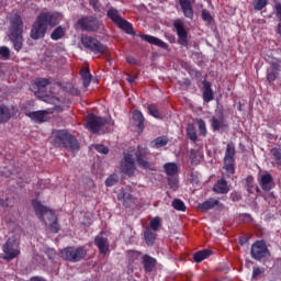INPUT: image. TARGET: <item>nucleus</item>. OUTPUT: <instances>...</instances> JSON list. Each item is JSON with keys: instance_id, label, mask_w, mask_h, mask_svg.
<instances>
[{"instance_id": "obj_9", "label": "nucleus", "mask_w": 281, "mask_h": 281, "mask_svg": "<svg viewBox=\"0 0 281 281\" xmlns=\"http://www.w3.org/2000/svg\"><path fill=\"white\" fill-rule=\"evenodd\" d=\"M81 45L92 52V54H106L109 52V47L102 44L93 36L85 35L81 37Z\"/></svg>"}, {"instance_id": "obj_22", "label": "nucleus", "mask_w": 281, "mask_h": 281, "mask_svg": "<svg viewBox=\"0 0 281 281\" xmlns=\"http://www.w3.org/2000/svg\"><path fill=\"white\" fill-rule=\"evenodd\" d=\"M178 1L186 19H194V9L192 8V1L190 0H178Z\"/></svg>"}, {"instance_id": "obj_58", "label": "nucleus", "mask_w": 281, "mask_h": 281, "mask_svg": "<svg viewBox=\"0 0 281 281\" xmlns=\"http://www.w3.org/2000/svg\"><path fill=\"white\" fill-rule=\"evenodd\" d=\"M247 243H249V239L247 237L239 238V245H247Z\"/></svg>"}, {"instance_id": "obj_6", "label": "nucleus", "mask_w": 281, "mask_h": 281, "mask_svg": "<svg viewBox=\"0 0 281 281\" xmlns=\"http://www.w3.org/2000/svg\"><path fill=\"white\" fill-rule=\"evenodd\" d=\"M134 157L138 168H142L143 170H149V172H155V162L149 158L150 149H148V147L137 145Z\"/></svg>"}, {"instance_id": "obj_53", "label": "nucleus", "mask_w": 281, "mask_h": 281, "mask_svg": "<svg viewBox=\"0 0 281 281\" xmlns=\"http://www.w3.org/2000/svg\"><path fill=\"white\" fill-rule=\"evenodd\" d=\"M251 181H254V178L248 177V178H247V183H248V189H247V191L249 192V194H252V193H254V191H251V188H254V186H251Z\"/></svg>"}, {"instance_id": "obj_29", "label": "nucleus", "mask_w": 281, "mask_h": 281, "mask_svg": "<svg viewBox=\"0 0 281 281\" xmlns=\"http://www.w3.org/2000/svg\"><path fill=\"white\" fill-rule=\"evenodd\" d=\"M80 76L83 81V87H85V89H87V87H89V85H91V78H93L91 76V70H89V68L83 67L80 69Z\"/></svg>"}, {"instance_id": "obj_11", "label": "nucleus", "mask_w": 281, "mask_h": 281, "mask_svg": "<svg viewBox=\"0 0 281 281\" xmlns=\"http://www.w3.org/2000/svg\"><path fill=\"white\" fill-rule=\"evenodd\" d=\"M234 157H236V147L233 145V143H228L224 156V169L226 170L228 177H232V175H235L236 172V169L234 168L236 160Z\"/></svg>"}, {"instance_id": "obj_8", "label": "nucleus", "mask_w": 281, "mask_h": 281, "mask_svg": "<svg viewBox=\"0 0 281 281\" xmlns=\"http://www.w3.org/2000/svg\"><path fill=\"white\" fill-rule=\"evenodd\" d=\"M101 25L102 22H100L98 18L93 15H85L76 22L75 30H81V32H98Z\"/></svg>"}, {"instance_id": "obj_46", "label": "nucleus", "mask_w": 281, "mask_h": 281, "mask_svg": "<svg viewBox=\"0 0 281 281\" xmlns=\"http://www.w3.org/2000/svg\"><path fill=\"white\" fill-rule=\"evenodd\" d=\"M35 85L38 89H45V87H47V85H49V79H47V78L36 79Z\"/></svg>"}, {"instance_id": "obj_23", "label": "nucleus", "mask_w": 281, "mask_h": 281, "mask_svg": "<svg viewBox=\"0 0 281 281\" xmlns=\"http://www.w3.org/2000/svg\"><path fill=\"white\" fill-rule=\"evenodd\" d=\"M26 116L30 117L35 124H43L47 122V111H34L26 113Z\"/></svg>"}, {"instance_id": "obj_35", "label": "nucleus", "mask_w": 281, "mask_h": 281, "mask_svg": "<svg viewBox=\"0 0 281 281\" xmlns=\"http://www.w3.org/2000/svg\"><path fill=\"white\" fill-rule=\"evenodd\" d=\"M211 126L213 131H221V128L223 127L227 128V124H225L224 122H221L218 119H216V116L212 117Z\"/></svg>"}, {"instance_id": "obj_63", "label": "nucleus", "mask_w": 281, "mask_h": 281, "mask_svg": "<svg viewBox=\"0 0 281 281\" xmlns=\"http://www.w3.org/2000/svg\"><path fill=\"white\" fill-rule=\"evenodd\" d=\"M187 70L189 71V74H192V71H194V69H192V67L187 68Z\"/></svg>"}, {"instance_id": "obj_55", "label": "nucleus", "mask_w": 281, "mask_h": 281, "mask_svg": "<svg viewBox=\"0 0 281 281\" xmlns=\"http://www.w3.org/2000/svg\"><path fill=\"white\" fill-rule=\"evenodd\" d=\"M126 60L130 65H137V59H135L133 56L126 57Z\"/></svg>"}, {"instance_id": "obj_48", "label": "nucleus", "mask_w": 281, "mask_h": 281, "mask_svg": "<svg viewBox=\"0 0 281 281\" xmlns=\"http://www.w3.org/2000/svg\"><path fill=\"white\" fill-rule=\"evenodd\" d=\"M93 148L98 150L101 155H109V147L102 144H95L93 145Z\"/></svg>"}, {"instance_id": "obj_15", "label": "nucleus", "mask_w": 281, "mask_h": 281, "mask_svg": "<svg viewBox=\"0 0 281 281\" xmlns=\"http://www.w3.org/2000/svg\"><path fill=\"white\" fill-rule=\"evenodd\" d=\"M269 249L267 248V244L265 241H256L251 246L250 256L254 260H262V258H267Z\"/></svg>"}, {"instance_id": "obj_41", "label": "nucleus", "mask_w": 281, "mask_h": 281, "mask_svg": "<svg viewBox=\"0 0 281 281\" xmlns=\"http://www.w3.org/2000/svg\"><path fill=\"white\" fill-rule=\"evenodd\" d=\"M139 256H142V252H139L137 250H127L128 262H135V260L139 259Z\"/></svg>"}, {"instance_id": "obj_16", "label": "nucleus", "mask_w": 281, "mask_h": 281, "mask_svg": "<svg viewBox=\"0 0 281 281\" xmlns=\"http://www.w3.org/2000/svg\"><path fill=\"white\" fill-rule=\"evenodd\" d=\"M214 207H217V210H225V204L221 203V201L211 198L203 203L199 204V209L202 210V212H207L209 210H214Z\"/></svg>"}, {"instance_id": "obj_26", "label": "nucleus", "mask_w": 281, "mask_h": 281, "mask_svg": "<svg viewBox=\"0 0 281 281\" xmlns=\"http://www.w3.org/2000/svg\"><path fill=\"white\" fill-rule=\"evenodd\" d=\"M167 177H177L179 175V166L176 162H167L164 165Z\"/></svg>"}, {"instance_id": "obj_13", "label": "nucleus", "mask_w": 281, "mask_h": 281, "mask_svg": "<svg viewBox=\"0 0 281 281\" xmlns=\"http://www.w3.org/2000/svg\"><path fill=\"white\" fill-rule=\"evenodd\" d=\"M4 260H14L21 254L15 239L9 238L3 245Z\"/></svg>"}, {"instance_id": "obj_43", "label": "nucleus", "mask_w": 281, "mask_h": 281, "mask_svg": "<svg viewBox=\"0 0 281 281\" xmlns=\"http://www.w3.org/2000/svg\"><path fill=\"white\" fill-rule=\"evenodd\" d=\"M10 47L8 46H0V56L3 58V60H10Z\"/></svg>"}, {"instance_id": "obj_14", "label": "nucleus", "mask_w": 281, "mask_h": 281, "mask_svg": "<svg viewBox=\"0 0 281 281\" xmlns=\"http://www.w3.org/2000/svg\"><path fill=\"white\" fill-rule=\"evenodd\" d=\"M135 159H133V155L130 153H124L123 160L121 161V172L123 175H127V177H133L135 175Z\"/></svg>"}, {"instance_id": "obj_50", "label": "nucleus", "mask_w": 281, "mask_h": 281, "mask_svg": "<svg viewBox=\"0 0 281 281\" xmlns=\"http://www.w3.org/2000/svg\"><path fill=\"white\" fill-rule=\"evenodd\" d=\"M270 71L280 72V61L278 59H274L270 63Z\"/></svg>"}, {"instance_id": "obj_28", "label": "nucleus", "mask_w": 281, "mask_h": 281, "mask_svg": "<svg viewBox=\"0 0 281 281\" xmlns=\"http://www.w3.org/2000/svg\"><path fill=\"white\" fill-rule=\"evenodd\" d=\"M10 117H12L10 114V108H8L5 104H0V124L10 122Z\"/></svg>"}, {"instance_id": "obj_4", "label": "nucleus", "mask_w": 281, "mask_h": 281, "mask_svg": "<svg viewBox=\"0 0 281 281\" xmlns=\"http://www.w3.org/2000/svg\"><path fill=\"white\" fill-rule=\"evenodd\" d=\"M32 207L35 212V216H37L42 223L45 222V214H48V221H53L48 226L53 234H58V232H60V224H58V217L54 211L43 205L38 200L32 201Z\"/></svg>"}, {"instance_id": "obj_62", "label": "nucleus", "mask_w": 281, "mask_h": 281, "mask_svg": "<svg viewBox=\"0 0 281 281\" xmlns=\"http://www.w3.org/2000/svg\"><path fill=\"white\" fill-rule=\"evenodd\" d=\"M127 81L130 82V85H133V82H135L134 78H128Z\"/></svg>"}, {"instance_id": "obj_61", "label": "nucleus", "mask_w": 281, "mask_h": 281, "mask_svg": "<svg viewBox=\"0 0 281 281\" xmlns=\"http://www.w3.org/2000/svg\"><path fill=\"white\" fill-rule=\"evenodd\" d=\"M277 33L281 35V22L278 24Z\"/></svg>"}, {"instance_id": "obj_57", "label": "nucleus", "mask_w": 281, "mask_h": 281, "mask_svg": "<svg viewBox=\"0 0 281 281\" xmlns=\"http://www.w3.org/2000/svg\"><path fill=\"white\" fill-rule=\"evenodd\" d=\"M190 159H191V161H194V159H196V150L191 149V151H190Z\"/></svg>"}, {"instance_id": "obj_12", "label": "nucleus", "mask_w": 281, "mask_h": 281, "mask_svg": "<svg viewBox=\"0 0 281 281\" xmlns=\"http://www.w3.org/2000/svg\"><path fill=\"white\" fill-rule=\"evenodd\" d=\"M173 32H176L178 36V45H182V47H188V31L186 30V24L183 23V20H173Z\"/></svg>"}, {"instance_id": "obj_56", "label": "nucleus", "mask_w": 281, "mask_h": 281, "mask_svg": "<svg viewBox=\"0 0 281 281\" xmlns=\"http://www.w3.org/2000/svg\"><path fill=\"white\" fill-rule=\"evenodd\" d=\"M231 199H232V201H238L239 199H240V194H238V193H231Z\"/></svg>"}, {"instance_id": "obj_3", "label": "nucleus", "mask_w": 281, "mask_h": 281, "mask_svg": "<svg viewBox=\"0 0 281 281\" xmlns=\"http://www.w3.org/2000/svg\"><path fill=\"white\" fill-rule=\"evenodd\" d=\"M52 135L53 145H55L56 148H68L71 153H78V150H80V143H78L76 136L68 131L55 130Z\"/></svg>"}, {"instance_id": "obj_7", "label": "nucleus", "mask_w": 281, "mask_h": 281, "mask_svg": "<svg viewBox=\"0 0 281 281\" xmlns=\"http://www.w3.org/2000/svg\"><path fill=\"white\" fill-rule=\"evenodd\" d=\"M60 258L68 262H80V260L87 258V249L83 246H68L60 251Z\"/></svg>"}, {"instance_id": "obj_10", "label": "nucleus", "mask_w": 281, "mask_h": 281, "mask_svg": "<svg viewBox=\"0 0 281 281\" xmlns=\"http://www.w3.org/2000/svg\"><path fill=\"white\" fill-rule=\"evenodd\" d=\"M106 124H109V121L105 117L90 113L86 121V128H88L90 133H93V135H99L100 128H102V126H106Z\"/></svg>"}, {"instance_id": "obj_39", "label": "nucleus", "mask_w": 281, "mask_h": 281, "mask_svg": "<svg viewBox=\"0 0 281 281\" xmlns=\"http://www.w3.org/2000/svg\"><path fill=\"white\" fill-rule=\"evenodd\" d=\"M120 181V178L117 177L116 173L111 175L110 177L106 178L105 180V186L106 188H113Z\"/></svg>"}, {"instance_id": "obj_1", "label": "nucleus", "mask_w": 281, "mask_h": 281, "mask_svg": "<svg viewBox=\"0 0 281 281\" xmlns=\"http://www.w3.org/2000/svg\"><path fill=\"white\" fill-rule=\"evenodd\" d=\"M60 23V13L41 12L32 25L30 37L33 41L45 38L47 27H56Z\"/></svg>"}, {"instance_id": "obj_52", "label": "nucleus", "mask_w": 281, "mask_h": 281, "mask_svg": "<svg viewBox=\"0 0 281 281\" xmlns=\"http://www.w3.org/2000/svg\"><path fill=\"white\" fill-rule=\"evenodd\" d=\"M274 10H276L277 19H279V21H281V3L280 2H277L274 4Z\"/></svg>"}, {"instance_id": "obj_5", "label": "nucleus", "mask_w": 281, "mask_h": 281, "mask_svg": "<svg viewBox=\"0 0 281 281\" xmlns=\"http://www.w3.org/2000/svg\"><path fill=\"white\" fill-rule=\"evenodd\" d=\"M106 16L112 21L113 24L119 27V30H122L125 34H128L130 36H135V29L133 27V24L128 22L126 19L122 18L120 15V11L113 7L109 8L106 11Z\"/></svg>"}, {"instance_id": "obj_18", "label": "nucleus", "mask_w": 281, "mask_h": 281, "mask_svg": "<svg viewBox=\"0 0 281 281\" xmlns=\"http://www.w3.org/2000/svg\"><path fill=\"white\" fill-rule=\"evenodd\" d=\"M138 36L139 38H142V41H145V43H149V45H155L156 47H160V49H168L169 47L168 43L153 35L138 34Z\"/></svg>"}, {"instance_id": "obj_31", "label": "nucleus", "mask_w": 281, "mask_h": 281, "mask_svg": "<svg viewBox=\"0 0 281 281\" xmlns=\"http://www.w3.org/2000/svg\"><path fill=\"white\" fill-rule=\"evenodd\" d=\"M145 243L153 247L155 245V240L157 239V232L155 231H146L144 233Z\"/></svg>"}, {"instance_id": "obj_51", "label": "nucleus", "mask_w": 281, "mask_h": 281, "mask_svg": "<svg viewBox=\"0 0 281 281\" xmlns=\"http://www.w3.org/2000/svg\"><path fill=\"white\" fill-rule=\"evenodd\" d=\"M0 207H12V200L10 198L0 199Z\"/></svg>"}, {"instance_id": "obj_33", "label": "nucleus", "mask_w": 281, "mask_h": 281, "mask_svg": "<svg viewBox=\"0 0 281 281\" xmlns=\"http://www.w3.org/2000/svg\"><path fill=\"white\" fill-rule=\"evenodd\" d=\"M168 186L173 192H177L179 190V176H169Z\"/></svg>"}, {"instance_id": "obj_30", "label": "nucleus", "mask_w": 281, "mask_h": 281, "mask_svg": "<svg viewBox=\"0 0 281 281\" xmlns=\"http://www.w3.org/2000/svg\"><path fill=\"white\" fill-rule=\"evenodd\" d=\"M168 137L166 136H158L150 143L151 148H164V146H168Z\"/></svg>"}, {"instance_id": "obj_64", "label": "nucleus", "mask_w": 281, "mask_h": 281, "mask_svg": "<svg viewBox=\"0 0 281 281\" xmlns=\"http://www.w3.org/2000/svg\"><path fill=\"white\" fill-rule=\"evenodd\" d=\"M49 254H50V256H49V258H52V256H54V250H49Z\"/></svg>"}, {"instance_id": "obj_44", "label": "nucleus", "mask_w": 281, "mask_h": 281, "mask_svg": "<svg viewBox=\"0 0 281 281\" xmlns=\"http://www.w3.org/2000/svg\"><path fill=\"white\" fill-rule=\"evenodd\" d=\"M267 3H269L268 0H255L254 8L260 12V10H265V8H267Z\"/></svg>"}, {"instance_id": "obj_45", "label": "nucleus", "mask_w": 281, "mask_h": 281, "mask_svg": "<svg viewBox=\"0 0 281 281\" xmlns=\"http://www.w3.org/2000/svg\"><path fill=\"white\" fill-rule=\"evenodd\" d=\"M273 159L277 161V166H281V149L272 148L271 150Z\"/></svg>"}, {"instance_id": "obj_54", "label": "nucleus", "mask_w": 281, "mask_h": 281, "mask_svg": "<svg viewBox=\"0 0 281 281\" xmlns=\"http://www.w3.org/2000/svg\"><path fill=\"white\" fill-rule=\"evenodd\" d=\"M262 273V270L260 268H254L252 269V278H258Z\"/></svg>"}, {"instance_id": "obj_36", "label": "nucleus", "mask_w": 281, "mask_h": 281, "mask_svg": "<svg viewBox=\"0 0 281 281\" xmlns=\"http://www.w3.org/2000/svg\"><path fill=\"white\" fill-rule=\"evenodd\" d=\"M147 111H148L149 115H151L153 117H156V120H161V113L157 109V105L149 104L147 106Z\"/></svg>"}, {"instance_id": "obj_27", "label": "nucleus", "mask_w": 281, "mask_h": 281, "mask_svg": "<svg viewBox=\"0 0 281 281\" xmlns=\"http://www.w3.org/2000/svg\"><path fill=\"white\" fill-rule=\"evenodd\" d=\"M212 255V250L210 249H203L199 250L193 255L194 262H203V260H207Z\"/></svg>"}, {"instance_id": "obj_42", "label": "nucleus", "mask_w": 281, "mask_h": 281, "mask_svg": "<svg viewBox=\"0 0 281 281\" xmlns=\"http://www.w3.org/2000/svg\"><path fill=\"white\" fill-rule=\"evenodd\" d=\"M278 76H280V72L276 70H268L267 71V81L271 85V82H276L278 80Z\"/></svg>"}, {"instance_id": "obj_25", "label": "nucleus", "mask_w": 281, "mask_h": 281, "mask_svg": "<svg viewBox=\"0 0 281 281\" xmlns=\"http://www.w3.org/2000/svg\"><path fill=\"white\" fill-rule=\"evenodd\" d=\"M132 120L136 123V126L140 132L144 131L145 125L144 122L146 119H144V114L139 110H134L132 114Z\"/></svg>"}, {"instance_id": "obj_37", "label": "nucleus", "mask_w": 281, "mask_h": 281, "mask_svg": "<svg viewBox=\"0 0 281 281\" xmlns=\"http://www.w3.org/2000/svg\"><path fill=\"white\" fill-rule=\"evenodd\" d=\"M121 199H123L124 207H131L135 201V198H133V194L131 193H123Z\"/></svg>"}, {"instance_id": "obj_21", "label": "nucleus", "mask_w": 281, "mask_h": 281, "mask_svg": "<svg viewBox=\"0 0 281 281\" xmlns=\"http://www.w3.org/2000/svg\"><path fill=\"white\" fill-rule=\"evenodd\" d=\"M142 262L146 273H153L155 267H157V259L150 257V255H144L142 257Z\"/></svg>"}, {"instance_id": "obj_19", "label": "nucleus", "mask_w": 281, "mask_h": 281, "mask_svg": "<svg viewBox=\"0 0 281 281\" xmlns=\"http://www.w3.org/2000/svg\"><path fill=\"white\" fill-rule=\"evenodd\" d=\"M259 186L263 192H271V190H273V176H271V173L262 175Z\"/></svg>"}, {"instance_id": "obj_34", "label": "nucleus", "mask_w": 281, "mask_h": 281, "mask_svg": "<svg viewBox=\"0 0 281 281\" xmlns=\"http://www.w3.org/2000/svg\"><path fill=\"white\" fill-rule=\"evenodd\" d=\"M187 136L191 139V142H196L198 135L196 127H194V124H189L187 126Z\"/></svg>"}, {"instance_id": "obj_38", "label": "nucleus", "mask_w": 281, "mask_h": 281, "mask_svg": "<svg viewBox=\"0 0 281 281\" xmlns=\"http://www.w3.org/2000/svg\"><path fill=\"white\" fill-rule=\"evenodd\" d=\"M173 210L178 212H186V203L182 200L175 199L171 203Z\"/></svg>"}, {"instance_id": "obj_60", "label": "nucleus", "mask_w": 281, "mask_h": 281, "mask_svg": "<svg viewBox=\"0 0 281 281\" xmlns=\"http://www.w3.org/2000/svg\"><path fill=\"white\" fill-rule=\"evenodd\" d=\"M31 281H45V279L40 278V277H34L31 279Z\"/></svg>"}, {"instance_id": "obj_32", "label": "nucleus", "mask_w": 281, "mask_h": 281, "mask_svg": "<svg viewBox=\"0 0 281 281\" xmlns=\"http://www.w3.org/2000/svg\"><path fill=\"white\" fill-rule=\"evenodd\" d=\"M65 36V29L57 26L50 34L52 41H60Z\"/></svg>"}, {"instance_id": "obj_24", "label": "nucleus", "mask_w": 281, "mask_h": 281, "mask_svg": "<svg viewBox=\"0 0 281 281\" xmlns=\"http://www.w3.org/2000/svg\"><path fill=\"white\" fill-rule=\"evenodd\" d=\"M213 192L215 194H227L229 192V186H227V180L225 179H220L213 187Z\"/></svg>"}, {"instance_id": "obj_2", "label": "nucleus", "mask_w": 281, "mask_h": 281, "mask_svg": "<svg viewBox=\"0 0 281 281\" xmlns=\"http://www.w3.org/2000/svg\"><path fill=\"white\" fill-rule=\"evenodd\" d=\"M23 18L19 11L9 16L8 38L16 53L23 49V43H25L23 38Z\"/></svg>"}, {"instance_id": "obj_17", "label": "nucleus", "mask_w": 281, "mask_h": 281, "mask_svg": "<svg viewBox=\"0 0 281 281\" xmlns=\"http://www.w3.org/2000/svg\"><path fill=\"white\" fill-rule=\"evenodd\" d=\"M94 245L98 247L101 256H106V254H109V238L102 236V234L94 237Z\"/></svg>"}, {"instance_id": "obj_40", "label": "nucleus", "mask_w": 281, "mask_h": 281, "mask_svg": "<svg viewBox=\"0 0 281 281\" xmlns=\"http://www.w3.org/2000/svg\"><path fill=\"white\" fill-rule=\"evenodd\" d=\"M149 226L154 232H159V227L161 226V218H159V216L154 217L149 222Z\"/></svg>"}, {"instance_id": "obj_20", "label": "nucleus", "mask_w": 281, "mask_h": 281, "mask_svg": "<svg viewBox=\"0 0 281 281\" xmlns=\"http://www.w3.org/2000/svg\"><path fill=\"white\" fill-rule=\"evenodd\" d=\"M202 85H203V92H202L203 102L207 104L212 102V100H214V90H212V82L207 80H203Z\"/></svg>"}, {"instance_id": "obj_49", "label": "nucleus", "mask_w": 281, "mask_h": 281, "mask_svg": "<svg viewBox=\"0 0 281 281\" xmlns=\"http://www.w3.org/2000/svg\"><path fill=\"white\" fill-rule=\"evenodd\" d=\"M198 125H199V131L201 135H206L207 134V128L205 127V121H203V119H200L198 121Z\"/></svg>"}, {"instance_id": "obj_59", "label": "nucleus", "mask_w": 281, "mask_h": 281, "mask_svg": "<svg viewBox=\"0 0 281 281\" xmlns=\"http://www.w3.org/2000/svg\"><path fill=\"white\" fill-rule=\"evenodd\" d=\"M183 85H184L186 87H190V85H192V80H190L189 78H184V79H183Z\"/></svg>"}, {"instance_id": "obj_47", "label": "nucleus", "mask_w": 281, "mask_h": 281, "mask_svg": "<svg viewBox=\"0 0 281 281\" xmlns=\"http://www.w3.org/2000/svg\"><path fill=\"white\" fill-rule=\"evenodd\" d=\"M202 20L205 21L206 23H212L214 21V18H212V14L207 9L202 10Z\"/></svg>"}]
</instances>
